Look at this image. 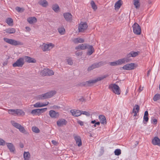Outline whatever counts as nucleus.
Masks as SVG:
<instances>
[{"label":"nucleus","instance_id":"nucleus-1","mask_svg":"<svg viewBox=\"0 0 160 160\" xmlns=\"http://www.w3.org/2000/svg\"><path fill=\"white\" fill-rule=\"evenodd\" d=\"M108 76V75H105L98 77L96 79L94 80H90L87 81L83 82L80 83L79 84V86L81 87H87L90 86L92 84L95 83L98 81L103 80L105 78L107 77Z\"/></svg>","mask_w":160,"mask_h":160},{"label":"nucleus","instance_id":"nucleus-2","mask_svg":"<svg viewBox=\"0 0 160 160\" xmlns=\"http://www.w3.org/2000/svg\"><path fill=\"white\" fill-rule=\"evenodd\" d=\"M56 93V92L55 91H52L38 95L37 97V99L40 100L50 98L55 95Z\"/></svg>","mask_w":160,"mask_h":160},{"label":"nucleus","instance_id":"nucleus-3","mask_svg":"<svg viewBox=\"0 0 160 160\" xmlns=\"http://www.w3.org/2000/svg\"><path fill=\"white\" fill-rule=\"evenodd\" d=\"M11 123L12 126L15 128L19 129V131L25 134H28V133L25 130L24 127L20 124L15 122L14 121H11Z\"/></svg>","mask_w":160,"mask_h":160},{"label":"nucleus","instance_id":"nucleus-4","mask_svg":"<svg viewBox=\"0 0 160 160\" xmlns=\"http://www.w3.org/2000/svg\"><path fill=\"white\" fill-rule=\"evenodd\" d=\"M3 40L6 42L12 45H22L23 44V42L20 41H16L11 39H9L7 38H4Z\"/></svg>","mask_w":160,"mask_h":160},{"label":"nucleus","instance_id":"nucleus-5","mask_svg":"<svg viewBox=\"0 0 160 160\" xmlns=\"http://www.w3.org/2000/svg\"><path fill=\"white\" fill-rule=\"evenodd\" d=\"M109 88L115 94L119 95L121 93V90L119 87L116 84H110L109 86Z\"/></svg>","mask_w":160,"mask_h":160},{"label":"nucleus","instance_id":"nucleus-6","mask_svg":"<svg viewBox=\"0 0 160 160\" xmlns=\"http://www.w3.org/2000/svg\"><path fill=\"white\" fill-rule=\"evenodd\" d=\"M8 112L9 114L14 116H19L24 115V112L21 109H10L8 110Z\"/></svg>","mask_w":160,"mask_h":160},{"label":"nucleus","instance_id":"nucleus-7","mask_svg":"<svg viewBox=\"0 0 160 160\" xmlns=\"http://www.w3.org/2000/svg\"><path fill=\"white\" fill-rule=\"evenodd\" d=\"M106 64L105 62L103 61H101L98 63H95L88 68V71H91L95 68H98Z\"/></svg>","mask_w":160,"mask_h":160},{"label":"nucleus","instance_id":"nucleus-8","mask_svg":"<svg viewBox=\"0 0 160 160\" xmlns=\"http://www.w3.org/2000/svg\"><path fill=\"white\" fill-rule=\"evenodd\" d=\"M133 31L134 34L136 35H140L141 34V30L140 26L136 23H135L132 26Z\"/></svg>","mask_w":160,"mask_h":160},{"label":"nucleus","instance_id":"nucleus-9","mask_svg":"<svg viewBox=\"0 0 160 160\" xmlns=\"http://www.w3.org/2000/svg\"><path fill=\"white\" fill-rule=\"evenodd\" d=\"M24 64V59H23V58H20L15 62L13 63L12 66L14 67H22Z\"/></svg>","mask_w":160,"mask_h":160},{"label":"nucleus","instance_id":"nucleus-10","mask_svg":"<svg viewBox=\"0 0 160 160\" xmlns=\"http://www.w3.org/2000/svg\"><path fill=\"white\" fill-rule=\"evenodd\" d=\"M47 109V108H44L42 109H38L32 110L31 113L33 115H39L41 113H43L45 112Z\"/></svg>","mask_w":160,"mask_h":160},{"label":"nucleus","instance_id":"nucleus-11","mask_svg":"<svg viewBox=\"0 0 160 160\" xmlns=\"http://www.w3.org/2000/svg\"><path fill=\"white\" fill-rule=\"evenodd\" d=\"M54 46V45L52 43L48 44L43 43L42 45L40 46V47L43 51H46L50 50Z\"/></svg>","mask_w":160,"mask_h":160},{"label":"nucleus","instance_id":"nucleus-12","mask_svg":"<svg viewBox=\"0 0 160 160\" xmlns=\"http://www.w3.org/2000/svg\"><path fill=\"white\" fill-rule=\"evenodd\" d=\"M41 73L42 75L44 76H51L54 74V72L51 70L44 68L41 71Z\"/></svg>","mask_w":160,"mask_h":160},{"label":"nucleus","instance_id":"nucleus-13","mask_svg":"<svg viewBox=\"0 0 160 160\" xmlns=\"http://www.w3.org/2000/svg\"><path fill=\"white\" fill-rule=\"evenodd\" d=\"M88 25L86 22H81L78 26V31L79 32H83L87 28Z\"/></svg>","mask_w":160,"mask_h":160},{"label":"nucleus","instance_id":"nucleus-14","mask_svg":"<svg viewBox=\"0 0 160 160\" xmlns=\"http://www.w3.org/2000/svg\"><path fill=\"white\" fill-rule=\"evenodd\" d=\"M135 65V64L134 63L127 64L124 65L123 67L121 68L127 70H133L134 69Z\"/></svg>","mask_w":160,"mask_h":160},{"label":"nucleus","instance_id":"nucleus-15","mask_svg":"<svg viewBox=\"0 0 160 160\" xmlns=\"http://www.w3.org/2000/svg\"><path fill=\"white\" fill-rule=\"evenodd\" d=\"M49 114L50 116L52 118H56L59 116L58 112H56L54 110H51L49 112Z\"/></svg>","mask_w":160,"mask_h":160},{"label":"nucleus","instance_id":"nucleus-16","mask_svg":"<svg viewBox=\"0 0 160 160\" xmlns=\"http://www.w3.org/2000/svg\"><path fill=\"white\" fill-rule=\"evenodd\" d=\"M131 57H132V56H131V53L130 52L127 55L125 58L121 59V60L123 64L131 61H132V59L131 58Z\"/></svg>","mask_w":160,"mask_h":160},{"label":"nucleus","instance_id":"nucleus-17","mask_svg":"<svg viewBox=\"0 0 160 160\" xmlns=\"http://www.w3.org/2000/svg\"><path fill=\"white\" fill-rule=\"evenodd\" d=\"M67 123V121L65 119L62 118L59 119L57 122V125L58 127H61L66 125Z\"/></svg>","mask_w":160,"mask_h":160},{"label":"nucleus","instance_id":"nucleus-18","mask_svg":"<svg viewBox=\"0 0 160 160\" xmlns=\"http://www.w3.org/2000/svg\"><path fill=\"white\" fill-rule=\"evenodd\" d=\"M87 49H88L87 55H91L94 52V49L92 45H88Z\"/></svg>","mask_w":160,"mask_h":160},{"label":"nucleus","instance_id":"nucleus-19","mask_svg":"<svg viewBox=\"0 0 160 160\" xmlns=\"http://www.w3.org/2000/svg\"><path fill=\"white\" fill-rule=\"evenodd\" d=\"M26 62L28 63H35L36 62V60L34 59L29 56H25L23 57Z\"/></svg>","mask_w":160,"mask_h":160},{"label":"nucleus","instance_id":"nucleus-20","mask_svg":"<svg viewBox=\"0 0 160 160\" xmlns=\"http://www.w3.org/2000/svg\"><path fill=\"white\" fill-rule=\"evenodd\" d=\"M74 139L78 146V147L81 146L82 145V142L80 136H74Z\"/></svg>","mask_w":160,"mask_h":160},{"label":"nucleus","instance_id":"nucleus-21","mask_svg":"<svg viewBox=\"0 0 160 160\" xmlns=\"http://www.w3.org/2000/svg\"><path fill=\"white\" fill-rule=\"evenodd\" d=\"M152 143L154 145L160 146V139L158 137H156L152 140Z\"/></svg>","mask_w":160,"mask_h":160},{"label":"nucleus","instance_id":"nucleus-22","mask_svg":"<svg viewBox=\"0 0 160 160\" xmlns=\"http://www.w3.org/2000/svg\"><path fill=\"white\" fill-rule=\"evenodd\" d=\"M63 16L65 20L68 21H69L72 20V15L70 13H64Z\"/></svg>","mask_w":160,"mask_h":160},{"label":"nucleus","instance_id":"nucleus-23","mask_svg":"<svg viewBox=\"0 0 160 160\" xmlns=\"http://www.w3.org/2000/svg\"><path fill=\"white\" fill-rule=\"evenodd\" d=\"M70 112L72 115L75 117H78L82 114L81 111L80 110H76L75 111L74 110H71Z\"/></svg>","mask_w":160,"mask_h":160},{"label":"nucleus","instance_id":"nucleus-24","mask_svg":"<svg viewBox=\"0 0 160 160\" xmlns=\"http://www.w3.org/2000/svg\"><path fill=\"white\" fill-rule=\"evenodd\" d=\"M88 45V44L86 43L81 44L76 47H75V49L85 50L87 49Z\"/></svg>","mask_w":160,"mask_h":160},{"label":"nucleus","instance_id":"nucleus-25","mask_svg":"<svg viewBox=\"0 0 160 160\" xmlns=\"http://www.w3.org/2000/svg\"><path fill=\"white\" fill-rule=\"evenodd\" d=\"M7 146L11 152H14L15 150L13 144L11 143H6Z\"/></svg>","mask_w":160,"mask_h":160},{"label":"nucleus","instance_id":"nucleus-26","mask_svg":"<svg viewBox=\"0 0 160 160\" xmlns=\"http://www.w3.org/2000/svg\"><path fill=\"white\" fill-rule=\"evenodd\" d=\"M123 64L121 59H119L115 62H111L110 65L111 66H115L117 65H119Z\"/></svg>","mask_w":160,"mask_h":160},{"label":"nucleus","instance_id":"nucleus-27","mask_svg":"<svg viewBox=\"0 0 160 160\" xmlns=\"http://www.w3.org/2000/svg\"><path fill=\"white\" fill-rule=\"evenodd\" d=\"M99 119L100 122L104 125L106 124L107 122L105 117L103 115H100L99 116Z\"/></svg>","mask_w":160,"mask_h":160},{"label":"nucleus","instance_id":"nucleus-28","mask_svg":"<svg viewBox=\"0 0 160 160\" xmlns=\"http://www.w3.org/2000/svg\"><path fill=\"white\" fill-rule=\"evenodd\" d=\"M48 102H47V103L45 104L42 103H41L40 102H38L34 104L33 106L35 108L41 107L46 106L48 105Z\"/></svg>","mask_w":160,"mask_h":160},{"label":"nucleus","instance_id":"nucleus-29","mask_svg":"<svg viewBox=\"0 0 160 160\" xmlns=\"http://www.w3.org/2000/svg\"><path fill=\"white\" fill-rule=\"evenodd\" d=\"M72 41L75 43H83L84 42V41L82 38H74Z\"/></svg>","mask_w":160,"mask_h":160},{"label":"nucleus","instance_id":"nucleus-30","mask_svg":"<svg viewBox=\"0 0 160 160\" xmlns=\"http://www.w3.org/2000/svg\"><path fill=\"white\" fill-rule=\"evenodd\" d=\"M27 21L30 24H32L36 22L37 20L35 17H31L27 19Z\"/></svg>","mask_w":160,"mask_h":160},{"label":"nucleus","instance_id":"nucleus-31","mask_svg":"<svg viewBox=\"0 0 160 160\" xmlns=\"http://www.w3.org/2000/svg\"><path fill=\"white\" fill-rule=\"evenodd\" d=\"M148 112L147 111H146L144 112V115L143 117V122L145 124L144 121L147 122L148 121Z\"/></svg>","mask_w":160,"mask_h":160},{"label":"nucleus","instance_id":"nucleus-32","mask_svg":"<svg viewBox=\"0 0 160 160\" xmlns=\"http://www.w3.org/2000/svg\"><path fill=\"white\" fill-rule=\"evenodd\" d=\"M5 31L7 33L11 34L14 33L16 32V30L14 28H11L6 29Z\"/></svg>","mask_w":160,"mask_h":160},{"label":"nucleus","instance_id":"nucleus-33","mask_svg":"<svg viewBox=\"0 0 160 160\" xmlns=\"http://www.w3.org/2000/svg\"><path fill=\"white\" fill-rule=\"evenodd\" d=\"M38 3L43 7H46L48 5V2L46 0H41Z\"/></svg>","mask_w":160,"mask_h":160},{"label":"nucleus","instance_id":"nucleus-34","mask_svg":"<svg viewBox=\"0 0 160 160\" xmlns=\"http://www.w3.org/2000/svg\"><path fill=\"white\" fill-rule=\"evenodd\" d=\"M24 158L25 160H29L30 158V154L28 152H25L23 154Z\"/></svg>","mask_w":160,"mask_h":160},{"label":"nucleus","instance_id":"nucleus-35","mask_svg":"<svg viewBox=\"0 0 160 160\" xmlns=\"http://www.w3.org/2000/svg\"><path fill=\"white\" fill-rule=\"evenodd\" d=\"M122 5L121 0H118L115 4V9H119Z\"/></svg>","mask_w":160,"mask_h":160},{"label":"nucleus","instance_id":"nucleus-36","mask_svg":"<svg viewBox=\"0 0 160 160\" xmlns=\"http://www.w3.org/2000/svg\"><path fill=\"white\" fill-rule=\"evenodd\" d=\"M52 9L55 12H57L59 9V7L58 4H56L52 6Z\"/></svg>","mask_w":160,"mask_h":160},{"label":"nucleus","instance_id":"nucleus-37","mask_svg":"<svg viewBox=\"0 0 160 160\" xmlns=\"http://www.w3.org/2000/svg\"><path fill=\"white\" fill-rule=\"evenodd\" d=\"M139 109L140 107L138 105H136L132 110V113H134L137 112L138 113L139 111Z\"/></svg>","mask_w":160,"mask_h":160},{"label":"nucleus","instance_id":"nucleus-38","mask_svg":"<svg viewBox=\"0 0 160 160\" xmlns=\"http://www.w3.org/2000/svg\"><path fill=\"white\" fill-rule=\"evenodd\" d=\"M133 4L136 8H138L140 7L139 0H133Z\"/></svg>","mask_w":160,"mask_h":160},{"label":"nucleus","instance_id":"nucleus-39","mask_svg":"<svg viewBox=\"0 0 160 160\" xmlns=\"http://www.w3.org/2000/svg\"><path fill=\"white\" fill-rule=\"evenodd\" d=\"M58 31L60 34L61 35H63L65 32V28L63 27L59 28L58 29Z\"/></svg>","mask_w":160,"mask_h":160},{"label":"nucleus","instance_id":"nucleus-40","mask_svg":"<svg viewBox=\"0 0 160 160\" xmlns=\"http://www.w3.org/2000/svg\"><path fill=\"white\" fill-rule=\"evenodd\" d=\"M92 8L95 11L97 9V7L93 1H91L90 3Z\"/></svg>","mask_w":160,"mask_h":160},{"label":"nucleus","instance_id":"nucleus-41","mask_svg":"<svg viewBox=\"0 0 160 160\" xmlns=\"http://www.w3.org/2000/svg\"><path fill=\"white\" fill-rule=\"evenodd\" d=\"M32 131L36 133H38L40 132V130L37 127L33 126L32 127Z\"/></svg>","mask_w":160,"mask_h":160},{"label":"nucleus","instance_id":"nucleus-42","mask_svg":"<svg viewBox=\"0 0 160 160\" xmlns=\"http://www.w3.org/2000/svg\"><path fill=\"white\" fill-rule=\"evenodd\" d=\"M131 54V56L132 57H135L138 56L139 53V52H134L132 51L130 52Z\"/></svg>","mask_w":160,"mask_h":160},{"label":"nucleus","instance_id":"nucleus-43","mask_svg":"<svg viewBox=\"0 0 160 160\" xmlns=\"http://www.w3.org/2000/svg\"><path fill=\"white\" fill-rule=\"evenodd\" d=\"M160 99V95L159 94H157L155 95L153 98V100L156 101Z\"/></svg>","mask_w":160,"mask_h":160},{"label":"nucleus","instance_id":"nucleus-44","mask_svg":"<svg viewBox=\"0 0 160 160\" xmlns=\"http://www.w3.org/2000/svg\"><path fill=\"white\" fill-rule=\"evenodd\" d=\"M6 22L8 24L10 25L13 22V19L11 18H9L7 19Z\"/></svg>","mask_w":160,"mask_h":160},{"label":"nucleus","instance_id":"nucleus-45","mask_svg":"<svg viewBox=\"0 0 160 160\" xmlns=\"http://www.w3.org/2000/svg\"><path fill=\"white\" fill-rule=\"evenodd\" d=\"M114 153L115 155L118 156L121 153V150L120 149H116L114 151Z\"/></svg>","mask_w":160,"mask_h":160},{"label":"nucleus","instance_id":"nucleus-46","mask_svg":"<svg viewBox=\"0 0 160 160\" xmlns=\"http://www.w3.org/2000/svg\"><path fill=\"white\" fill-rule=\"evenodd\" d=\"M67 62L69 65H72L73 64V62L71 58H69L67 60Z\"/></svg>","mask_w":160,"mask_h":160},{"label":"nucleus","instance_id":"nucleus-47","mask_svg":"<svg viewBox=\"0 0 160 160\" xmlns=\"http://www.w3.org/2000/svg\"><path fill=\"white\" fill-rule=\"evenodd\" d=\"M5 143V141L4 140L0 138V145L4 146Z\"/></svg>","mask_w":160,"mask_h":160},{"label":"nucleus","instance_id":"nucleus-48","mask_svg":"<svg viewBox=\"0 0 160 160\" xmlns=\"http://www.w3.org/2000/svg\"><path fill=\"white\" fill-rule=\"evenodd\" d=\"M82 114L86 115L87 116L89 117L90 116V114L88 112L86 111H82Z\"/></svg>","mask_w":160,"mask_h":160},{"label":"nucleus","instance_id":"nucleus-49","mask_svg":"<svg viewBox=\"0 0 160 160\" xmlns=\"http://www.w3.org/2000/svg\"><path fill=\"white\" fill-rule=\"evenodd\" d=\"M152 123H153L154 124H156L157 122V120L155 118L152 119Z\"/></svg>","mask_w":160,"mask_h":160},{"label":"nucleus","instance_id":"nucleus-50","mask_svg":"<svg viewBox=\"0 0 160 160\" xmlns=\"http://www.w3.org/2000/svg\"><path fill=\"white\" fill-rule=\"evenodd\" d=\"M76 54L77 56H79L82 55V52H81L77 51L76 52Z\"/></svg>","mask_w":160,"mask_h":160},{"label":"nucleus","instance_id":"nucleus-51","mask_svg":"<svg viewBox=\"0 0 160 160\" xmlns=\"http://www.w3.org/2000/svg\"><path fill=\"white\" fill-rule=\"evenodd\" d=\"M78 123L81 126H82L83 125V122L80 120H78Z\"/></svg>","mask_w":160,"mask_h":160},{"label":"nucleus","instance_id":"nucleus-52","mask_svg":"<svg viewBox=\"0 0 160 160\" xmlns=\"http://www.w3.org/2000/svg\"><path fill=\"white\" fill-rule=\"evenodd\" d=\"M21 9L22 8H21L18 7H17L16 8V9L19 12H21Z\"/></svg>","mask_w":160,"mask_h":160},{"label":"nucleus","instance_id":"nucleus-53","mask_svg":"<svg viewBox=\"0 0 160 160\" xmlns=\"http://www.w3.org/2000/svg\"><path fill=\"white\" fill-rule=\"evenodd\" d=\"M79 100L81 102H83V101H84L85 100L83 97H81V98L79 99Z\"/></svg>","mask_w":160,"mask_h":160},{"label":"nucleus","instance_id":"nucleus-54","mask_svg":"<svg viewBox=\"0 0 160 160\" xmlns=\"http://www.w3.org/2000/svg\"><path fill=\"white\" fill-rule=\"evenodd\" d=\"M53 108L54 109H59L60 108V107L58 106L54 105L53 106Z\"/></svg>","mask_w":160,"mask_h":160},{"label":"nucleus","instance_id":"nucleus-55","mask_svg":"<svg viewBox=\"0 0 160 160\" xmlns=\"http://www.w3.org/2000/svg\"><path fill=\"white\" fill-rule=\"evenodd\" d=\"M52 142L54 145H56L57 144V142L55 140H53L52 141Z\"/></svg>","mask_w":160,"mask_h":160},{"label":"nucleus","instance_id":"nucleus-56","mask_svg":"<svg viewBox=\"0 0 160 160\" xmlns=\"http://www.w3.org/2000/svg\"><path fill=\"white\" fill-rule=\"evenodd\" d=\"M143 87H142L141 88V87H140L138 90L139 92H140L141 91H142L143 90Z\"/></svg>","mask_w":160,"mask_h":160},{"label":"nucleus","instance_id":"nucleus-57","mask_svg":"<svg viewBox=\"0 0 160 160\" xmlns=\"http://www.w3.org/2000/svg\"><path fill=\"white\" fill-rule=\"evenodd\" d=\"M26 29L28 31H30L31 30L30 28L28 27H25Z\"/></svg>","mask_w":160,"mask_h":160},{"label":"nucleus","instance_id":"nucleus-58","mask_svg":"<svg viewBox=\"0 0 160 160\" xmlns=\"http://www.w3.org/2000/svg\"><path fill=\"white\" fill-rule=\"evenodd\" d=\"M151 69H149V70L148 71V72L147 74L148 76H149V75L150 74V73L151 72Z\"/></svg>","mask_w":160,"mask_h":160},{"label":"nucleus","instance_id":"nucleus-59","mask_svg":"<svg viewBox=\"0 0 160 160\" xmlns=\"http://www.w3.org/2000/svg\"><path fill=\"white\" fill-rule=\"evenodd\" d=\"M96 120H92L91 122V123H92V124H95V123H96Z\"/></svg>","mask_w":160,"mask_h":160},{"label":"nucleus","instance_id":"nucleus-60","mask_svg":"<svg viewBox=\"0 0 160 160\" xmlns=\"http://www.w3.org/2000/svg\"><path fill=\"white\" fill-rule=\"evenodd\" d=\"M95 124H96L97 125L99 126L100 125V122H96Z\"/></svg>","mask_w":160,"mask_h":160},{"label":"nucleus","instance_id":"nucleus-61","mask_svg":"<svg viewBox=\"0 0 160 160\" xmlns=\"http://www.w3.org/2000/svg\"><path fill=\"white\" fill-rule=\"evenodd\" d=\"M7 62H5L3 63V66L7 65Z\"/></svg>","mask_w":160,"mask_h":160},{"label":"nucleus","instance_id":"nucleus-62","mask_svg":"<svg viewBox=\"0 0 160 160\" xmlns=\"http://www.w3.org/2000/svg\"><path fill=\"white\" fill-rule=\"evenodd\" d=\"M20 148H23L24 147L22 143L20 144Z\"/></svg>","mask_w":160,"mask_h":160},{"label":"nucleus","instance_id":"nucleus-63","mask_svg":"<svg viewBox=\"0 0 160 160\" xmlns=\"http://www.w3.org/2000/svg\"><path fill=\"white\" fill-rule=\"evenodd\" d=\"M138 142L137 141L136 142V144L135 145V147L137 145H138Z\"/></svg>","mask_w":160,"mask_h":160},{"label":"nucleus","instance_id":"nucleus-64","mask_svg":"<svg viewBox=\"0 0 160 160\" xmlns=\"http://www.w3.org/2000/svg\"><path fill=\"white\" fill-rule=\"evenodd\" d=\"M137 112L134 113V115H133L134 117H136V116H137Z\"/></svg>","mask_w":160,"mask_h":160}]
</instances>
